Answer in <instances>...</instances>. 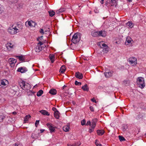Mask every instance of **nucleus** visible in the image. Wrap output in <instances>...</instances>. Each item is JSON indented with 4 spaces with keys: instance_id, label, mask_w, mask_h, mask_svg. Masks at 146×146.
Instances as JSON below:
<instances>
[{
    "instance_id": "obj_37",
    "label": "nucleus",
    "mask_w": 146,
    "mask_h": 146,
    "mask_svg": "<svg viewBox=\"0 0 146 146\" xmlns=\"http://www.w3.org/2000/svg\"><path fill=\"white\" fill-rule=\"evenodd\" d=\"M12 146H22V145L21 144L17 143L13 144Z\"/></svg>"
},
{
    "instance_id": "obj_25",
    "label": "nucleus",
    "mask_w": 146,
    "mask_h": 146,
    "mask_svg": "<svg viewBox=\"0 0 146 146\" xmlns=\"http://www.w3.org/2000/svg\"><path fill=\"white\" fill-rule=\"evenodd\" d=\"M82 89L85 91H88L89 90V88L87 84H85L84 86L82 87Z\"/></svg>"
},
{
    "instance_id": "obj_53",
    "label": "nucleus",
    "mask_w": 146,
    "mask_h": 146,
    "mask_svg": "<svg viewBox=\"0 0 146 146\" xmlns=\"http://www.w3.org/2000/svg\"><path fill=\"white\" fill-rule=\"evenodd\" d=\"M44 131V129H41L40 130V132L41 133L43 132Z\"/></svg>"
},
{
    "instance_id": "obj_49",
    "label": "nucleus",
    "mask_w": 146,
    "mask_h": 146,
    "mask_svg": "<svg viewBox=\"0 0 146 146\" xmlns=\"http://www.w3.org/2000/svg\"><path fill=\"white\" fill-rule=\"evenodd\" d=\"M52 110L54 111H55L56 110L57 111V109L56 108L54 107H53L52 108Z\"/></svg>"
},
{
    "instance_id": "obj_23",
    "label": "nucleus",
    "mask_w": 146,
    "mask_h": 146,
    "mask_svg": "<svg viewBox=\"0 0 146 146\" xmlns=\"http://www.w3.org/2000/svg\"><path fill=\"white\" fill-rule=\"evenodd\" d=\"M66 70L65 66H62L60 68V72L61 73H63Z\"/></svg>"
},
{
    "instance_id": "obj_26",
    "label": "nucleus",
    "mask_w": 146,
    "mask_h": 146,
    "mask_svg": "<svg viewBox=\"0 0 146 146\" xmlns=\"http://www.w3.org/2000/svg\"><path fill=\"white\" fill-rule=\"evenodd\" d=\"M59 113L58 111L57 110L56 111H55L54 114V117L56 119H58L59 117Z\"/></svg>"
},
{
    "instance_id": "obj_17",
    "label": "nucleus",
    "mask_w": 146,
    "mask_h": 146,
    "mask_svg": "<svg viewBox=\"0 0 146 146\" xmlns=\"http://www.w3.org/2000/svg\"><path fill=\"white\" fill-rule=\"evenodd\" d=\"M35 49L36 52H39L42 50V48L40 46L36 45Z\"/></svg>"
},
{
    "instance_id": "obj_35",
    "label": "nucleus",
    "mask_w": 146,
    "mask_h": 146,
    "mask_svg": "<svg viewBox=\"0 0 146 146\" xmlns=\"http://www.w3.org/2000/svg\"><path fill=\"white\" fill-rule=\"evenodd\" d=\"M118 137L119 139L121 141H122L125 140L124 137L122 136L119 135Z\"/></svg>"
},
{
    "instance_id": "obj_36",
    "label": "nucleus",
    "mask_w": 146,
    "mask_h": 146,
    "mask_svg": "<svg viewBox=\"0 0 146 146\" xmlns=\"http://www.w3.org/2000/svg\"><path fill=\"white\" fill-rule=\"evenodd\" d=\"M90 127V128L89 130V132L90 133H91L94 130V128H95V127H94L92 125H91Z\"/></svg>"
},
{
    "instance_id": "obj_64",
    "label": "nucleus",
    "mask_w": 146,
    "mask_h": 146,
    "mask_svg": "<svg viewBox=\"0 0 146 146\" xmlns=\"http://www.w3.org/2000/svg\"><path fill=\"white\" fill-rule=\"evenodd\" d=\"M84 60H87V58H85L84 59Z\"/></svg>"
},
{
    "instance_id": "obj_27",
    "label": "nucleus",
    "mask_w": 146,
    "mask_h": 146,
    "mask_svg": "<svg viewBox=\"0 0 146 146\" xmlns=\"http://www.w3.org/2000/svg\"><path fill=\"white\" fill-rule=\"evenodd\" d=\"M31 117V116L29 115H26L25 117L24 120V122L26 123L27 121L28 120V119L30 118Z\"/></svg>"
},
{
    "instance_id": "obj_4",
    "label": "nucleus",
    "mask_w": 146,
    "mask_h": 146,
    "mask_svg": "<svg viewBox=\"0 0 146 146\" xmlns=\"http://www.w3.org/2000/svg\"><path fill=\"white\" fill-rule=\"evenodd\" d=\"M104 31H93L92 32V35L94 37H97L99 36H101L103 37L106 36V35Z\"/></svg>"
},
{
    "instance_id": "obj_44",
    "label": "nucleus",
    "mask_w": 146,
    "mask_h": 146,
    "mask_svg": "<svg viewBox=\"0 0 146 146\" xmlns=\"http://www.w3.org/2000/svg\"><path fill=\"white\" fill-rule=\"evenodd\" d=\"M39 120H36V122L35 123V126H36V127H37L36 124H37V125H38V124L39 123Z\"/></svg>"
},
{
    "instance_id": "obj_62",
    "label": "nucleus",
    "mask_w": 146,
    "mask_h": 146,
    "mask_svg": "<svg viewBox=\"0 0 146 146\" xmlns=\"http://www.w3.org/2000/svg\"><path fill=\"white\" fill-rule=\"evenodd\" d=\"M48 30H47V31H48V32H49V31H50V29L49 28H48Z\"/></svg>"
},
{
    "instance_id": "obj_55",
    "label": "nucleus",
    "mask_w": 146,
    "mask_h": 146,
    "mask_svg": "<svg viewBox=\"0 0 146 146\" xmlns=\"http://www.w3.org/2000/svg\"><path fill=\"white\" fill-rule=\"evenodd\" d=\"M3 11V10H2V9L0 8V14Z\"/></svg>"
},
{
    "instance_id": "obj_57",
    "label": "nucleus",
    "mask_w": 146,
    "mask_h": 146,
    "mask_svg": "<svg viewBox=\"0 0 146 146\" xmlns=\"http://www.w3.org/2000/svg\"><path fill=\"white\" fill-rule=\"evenodd\" d=\"M68 146H72V145H71L70 144H68Z\"/></svg>"
},
{
    "instance_id": "obj_1",
    "label": "nucleus",
    "mask_w": 146,
    "mask_h": 146,
    "mask_svg": "<svg viewBox=\"0 0 146 146\" xmlns=\"http://www.w3.org/2000/svg\"><path fill=\"white\" fill-rule=\"evenodd\" d=\"M19 84L21 88L23 90L27 91L29 90L31 87L30 85L24 80H21L19 82Z\"/></svg>"
},
{
    "instance_id": "obj_13",
    "label": "nucleus",
    "mask_w": 146,
    "mask_h": 146,
    "mask_svg": "<svg viewBox=\"0 0 146 146\" xmlns=\"http://www.w3.org/2000/svg\"><path fill=\"white\" fill-rule=\"evenodd\" d=\"M75 76L76 78L80 79H82L83 77L82 74L79 72L76 73L75 74Z\"/></svg>"
},
{
    "instance_id": "obj_22",
    "label": "nucleus",
    "mask_w": 146,
    "mask_h": 146,
    "mask_svg": "<svg viewBox=\"0 0 146 146\" xmlns=\"http://www.w3.org/2000/svg\"><path fill=\"white\" fill-rule=\"evenodd\" d=\"M55 57L54 56L53 54H50L49 56V58L50 59V60L51 62L52 63H53L54 62V58Z\"/></svg>"
},
{
    "instance_id": "obj_45",
    "label": "nucleus",
    "mask_w": 146,
    "mask_h": 146,
    "mask_svg": "<svg viewBox=\"0 0 146 146\" xmlns=\"http://www.w3.org/2000/svg\"><path fill=\"white\" fill-rule=\"evenodd\" d=\"M38 45L39 44V45H38V46H41V45L43 44V43L42 42L39 41V42L38 43Z\"/></svg>"
},
{
    "instance_id": "obj_59",
    "label": "nucleus",
    "mask_w": 146,
    "mask_h": 146,
    "mask_svg": "<svg viewBox=\"0 0 146 146\" xmlns=\"http://www.w3.org/2000/svg\"><path fill=\"white\" fill-rule=\"evenodd\" d=\"M103 1H101L100 2V3L102 4H103Z\"/></svg>"
},
{
    "instance_id": "obj_29",
    "label": "nucleus",
    "mask_w": 146,
    "mask_h": 146,
    "mask_svg": "<svg viewBox=\"0 0 146 146\" xmlns=\"http://www.w3.org/2000/svg\"><path fill=\"white\" fill-rule=\"evenodd\" d=\"M43 92L42 90H40L37 92L36 95L38 97L40 96L43 94Z\"/></svg>"
},
{
    "instance_id": "obj_6",
    "label": "nucleus",
    "mask_w": 146,
    "mask_h": 146,
    "mask_svg": "<svg viewBox=\"0 0 146 146\" xmlns=\"http://www.w3.org/2000/svg\"><path fill=\"white\" fill-rule=\"evenodd\" d=\"M100 47L103 48V51L105 53H107L108 51V48L107 45L105 43H103L100 45Z\"/></svg>"
},
{
    "instance_id": "obj_21",
    "label": "nucleus",
    "mask_w": 146,
    "mask_h": 146,
    "mask_svg": "<svg viewBox=\"0 0 146 146\" xmlns=\"http://www.w3.org/2000/svg\"><path fill=\"white\" fill-rule=\"evenodd\" d=\"M97 132L98 135H102L105 133V131L103 130H98L97 131Z\"/></svg>"
},
{
    "instance_id": "obj_33",
    "label": "nucleus",
    "mask_w": 146,
    "mask_h": 146,
    "mask_svg": "<svg viewBox=\"0 0 146 146\" xmlns=\"http://www.w3.org/2000/svg\"><path fill=\"white\" fill-rule=\"evenodd\" d=\"M16 57L18 58L20 61H23L24 60V58L22 56H17Z\"/></svg>"
},
{
    "instance_id": "obj_42",
    "label": "nucleus",
    "mask_w": 146,
    "mask_h": 146,
    "mask_svg": "<svg viewBox=\"0 0 146 146\" xmlns=\"http://www.w3.org/2000/svg\"><path fill=\"white\" fill-rule=\"evenodd\" d=\"M59 11L60 12L62 13L65 10V9L64 8H61L60 9Z\"/></svg>"
},
{
    "instance_id": "obj_34",
    "label": "nucleus",
    "mask_w": 146,
    "mask_h": 146,
    "mask_svg": "<svg viewBox=\"0 0 146 146\" xmlns=\"http://www.w3.org/2000/svg\"><path fill=\"white\" fill-rule=\"evenodd\" d=\"M117 1V0H111L110 3H111V5L112 6H113L115 5Z\"/></svg>"
},
{
    "instance_id": "obj_3",
    "label": "nucleus",
    "mask_w": 146,
    "mask_h": 146,
    "mask_svg": "<svg viewBox=\"0 0 146 146\" xmlns=\"http://www.w3.org/2000/svg\"><path fill=\"white\" fill-rule=\"evenodd\" d=\"M137 84L138 86L141 88H144L145 86L144 79L142 77H139L137 79Z\"/></svg>"
},
{
    "instance_id": "obj_54",
    "label": "nucleus",
    "mask_w": 146,
    "mask_h": 146,
    "mask_svg": "<svg viewBox=\"0 0 146 146\" xmlns=\"http://www.w3.org/2000/svg\"><path fill=\"white\" fill-rule=\"evenodd\" d=\"M97 146H102V145L101 144L99 143L96 145Z\"/></svg>"
},
{
    "instance_id": "obj_30",
    "label": "nucleus",
    "mask_w": 146,
    "mask_h": 146,
    "mask_svg": "<svg viewBox=\"0 0 146 146\" xmlns=\"http://www.w3.org/2000/svg\"><path fill=\"white\" fill-rule=\"evenodd\" d=\"M143 116V114L142 113H139V114L137 116L136 118L137 119H139L142 118Z\"/></svg>"
},
{
    "instance_id": "obj_10",
    "label": "nucleus",
    "mask_w": 146,
    "mask_h": 146,
    "mask_svg": "<svg viewBox=\"0 0 146 146\" xmlns=\"http://www.w3.org/2000/svg\"><path fill=\"white\" fill-rule=\"evenodd\" d=\"M8 84V81L5 79H3L1 80L0 83V87H3Z\"/></svg>"
},
{
    "instance_id": "obj_47",
    "label": "nucleus",
    "mask_w": 146,
    "mask_h": 146,
    "mask_svg": "<svg viewBox=\"0 0 146 146\" xmlns=\"http://www.w3.org/2000/svg\"><path fill=\"white\" fill-rule=\"evenodd\" d=\"M91 101L93 102H94L95 103H96V100H95L94 98H92L91 99Z\"/></svg>"
},
{
    "instance_id": "obj_39",
    "label": "nucleus",
    "mask_w": 146,
    "mask_h": 146,
    "mask_svg": "<svg viewBox=\"0 0 146 146\" xmlns=\"http://www.w3.org/2000/svg\"><path fill=\"white\" fill-rule=\"evenodd\" d=\"M91 122L90 121H88L86 123V125H89L91 126Z\"/></svg>"
},
{
    "instance_id": "obj_16",
    "label": "nucleus",
    "mask_w": 146,
    "mask_h": 146,
    "mask_svg": "<svg viewBox=\"0 0 146 146\" xmlns=\"http://www.w3.org/2000/svg\"><path fill=\"white\" fill-rule=\"evenodd\" d=\"M97 119L96 118L93 119L91 121V125L92 126L94 127H95L96 122L97 121Z\"/></svg>"
},
{
    "instance_id": "obj_38",
    "label": "nucleus",
    "mask_w": 146,
    "mask_h": 146,
    "mask_svg": "<svg viewBox=\"0 0 146 146\" xmlns=\"http://www.w3.org/2000/svg\"><path fill=\"white\" fill-rule=\"evenodd\" d=\"M86 121L85 119H83L81 121V125H82L86 124Z\"/></svg>"
},
{
    "instance_id": "obj_48",
    "label": "nucleus",
    "mask_w": 146,
    "mask_h": 146,
    "mask_svg": "<svg viewBox=\"0 0 146 146\" xmlns=\"http://www.w3.org/2000/svg\"><path fill=\"white\" fill-rule=\"evenodd\" d=\"M60 13H61L60 12L59 10H58L56 11V13H57V14H58Z\"/></svg>"
},
{
    "instance_id": "obj_32",
    "label": "nucleus",
    "mask_w": 146,
    "mask_h": 146,
    "mask_svg": "<svg viewBox=\"0 0 146 146\" xmlns=\"http://www.w3.org/2000/svg\"><path fill=\"white\" fill-rule=\"evenodd\" d=\"M5 117V116L3 115H0V122H2Z\"/></svg>"
},
{
    "instance_id": "obj_5",
    "label": "nucleus",
    "mask_w": 146,
    "mask_h": 146,
    "mask_svg": "<svg viewBox=\"0 0 146 146\" xmlns=\"http://www.w3.org/2000/svg\"><path fill=\"white\" fill-rule=\"evenodd\" d=\"M18 26H16L13 27H11L8 29V32L11 34H16L19 31V30L18 29Z\"/></svg>"
},
{
    "instance_id": "obj_18",
    "label": "nucleus",
    "mask_w": 146,
    "mask_h": 146,
    "mask_svg": "<svg viewBox=\"0 0 146 146\" xmlns=\"http://www.w3.org/2000/svg\"><path fill=\"white\" fill-rule=\"evenodd\" d=\"M13 45L10 43H8L6 44V46L7 49L9 50H11V49L13 47Z\"/></svg>"
},
{
    "instance_id": "obj_12",
    "label": "nucleus",
    "mask_w": 146,
    "mask_h": 146,
    "mask_svg": "<svg viewBox=\"0 0 146 146\" xmlns=\"http://www.w3.org/2000/svg\"><path fill=\"white\" fill-rule=\"evenodd\" d=\"M25 25L27 27L34 26L35 23L33 21H28L25 23Z\"/></svg>"
},
{
    "instance_id": "obj_8",
    "label": "nucleus",
    "mask_w": 146,
    "mask_h": 146,
    "mask_svg": "<svg viewBox=\"0 0 146 146\" xmlns=\"http://www.w3.org/2000/svg\"><path fill=\"white\" fill-rule=\"evenodd\" d=\"M46 125L49 128L51 133L54 132L55 127H54L53 125L52 124L50 123H47L46 124Z\"/></svg>"
},
{
    "instance_id": "obj_61",
    "label": "nucleus",
    "mask_w": 146,
    "mask_h": 146,
    "mask_svg": "<svg viewBox=\"0 0 146 146\" xmlns=\"http://www.w3.org/2000/svg\"><path fill=\"white\" fill-rule=\"evenodd\" d=\"M66 86L64 85L63 87V89H64V88H65V87H66Z\"/></svg>"
},
{
    "instance_id": "obj_24",
    "label": "nucleus",
    "mask_w": 146,
    "mask_h": 146,
    "mask_svg": "<svg viewBox=\"0 0 146 146\" xmlns=\"http://www.w3.org/2000/svg\"><path fill=\"white\" fill-rule=\"evenodd\" d=\"M70 127L68 125H66L64 126L63 127V130L66 132H67L69 131Z\"/></svg>"
},
{
    "instance_id": "obj_56",
    "label": "nucleus",
    "mask_w": 146,
    "mask_h": 146,
    "mask_svg": "<svg viewBox=\"0 0 146 146\" xmlns=\"http://www.w3.org/2000/svg\"><path fill=\"white\" fill-rule=\"evenodd\" d=\"M13 114H14V115H16V114H17V113L16 112H15V111H14L12 113Z\"/></svg>"
},
{
    "instance_id": "obj_60",
    "label": "nucleus",
    "mask_w": 146,
    "mask_h": 146,
    "mask_svg": "<svg viewBox=\"0 0 146 146\" xmlns=\"http://www.w3.org/2000/svg\"><path fill=\"white\" fill-rule=\"evenodd\" d=\"M128 1L129 2H131L132 1V0H128Z\"/></svg>"
},
{
    "instance_id": "obj_11",
    "label": "nucleus",
    "mask_w": 146,
    "mask_h": 146,
    "mask_svg": "<svg viewBox=\"0 0 146 146\" xmlns=\"http://www.w3.org/2000/svg\"><path fill=\"white\" fill-rule=\"evenodd\" d=\"M27 71V69L25 67L19 68L17 71L19 72H21V73H24Z\"/></svg>"
},
{
    "instance_id": "obj_52",
    "label": "nucleus",
    "mask_w": 146,
    "mask_h": 146,
    "mask_svg": "<svg viewBox=\"0 0 146 146\" xmlns=\"http://www.w3.org/2000/svg\"><path fill=\"white\" fill-rule=\"evenodd\" d=\"M80 144H78V145L76 144H75L74 145H72V146H78V145H80Z\"/></svg>"
},
{
    "instance_id": "obj_7",
    "label": "nucleus",
    "mask_w": 146,
    "mask_h": 146,
    "mask_svg": "<svg viewBox=\"0 0 146 146\" xmlns=\"http://www.w3.org/2000/svg\"><path fill=\"white\" fill-rule=\"evenodd\" d=\"M8 61L11 67H12L14 66L15 63L16 62V60L13 58H10L8 60Z\"/></svg>"
},
{
    "instance_id": "obj_20",
    "label": "nucleus",
    "mask_w": 146,
    "mask_h": 146,
    "mask_svg": "<svg viewBox=\"0 0 146 146\" xmlns=\"http://www.w3.org/2000/svg\"><path fill=\"white\" fill-rule=\"evenodd\" d=\"M56 89L52 88L50 90L49 93L52 95H54L56 94Z\"/></svg>"
},
{
    "instance_id": "obj_46",
    "label": "nucleus",
    "mask_w": 146,
    "mask_h": 146,
    "mask_svg": "<svg viewBox=\"0 0 146 146\" xmlns=\"http://www.w3.org/2000/svg\"><path fill=\"white\" fill-rule=\"evenodd\" d=\"M12 3H15L16 2V0H9Z\"/></svg>"
},
{
    "instance_id": "obj_14",
    "label": "nucleus",
    "mask_w": 146,
    "mask_h": 146,
    "mask_svg": "<svg viewBox=\"0 0 146 146\" xmlns=\"http://www.w3.org/2000/svg\"><path fill=\"white\" fill-rule=\"evenodd\" d=\"M132 41V39L129 37H127L126 39L125 44L126 45H127L131 43Z\"/></svg>"
},
{
    "instance_id": "obj_15",
    "label": "nucleus",
    "mask_w": 146,
    "mask_h": 146,
    "mask_svg": "<svg viewBox=\"0 0 146 146\" xmlns=\"http://www.w3.org/2000/svg\"><path fill=\"white\" fill-rule=\"evenodd\" d=\"M104 75L106 78H109L112 75V72L110 71L104 73Z\"/></svg>"
},
{
    "instance_id": "obj_58",
    "label": "nucleus",
    "mask_w": 146,
    "mask_h": 146,
    "mask_svg": "<svg viewBox=\"0 0 146 146\" xmlns=\"http://www.w3.org/2000/svg\"><path fill=\"white\" fill-rule=\"evenodd\" d=\"M94 11H95V13H98V10H94Z\"/></svg>"
},
{
    "instance_id": "obj_31",
    "label": "nucleus",
    "mask_w": 146,
    "mask_h": 146,
    "mask_svg": "<svg viewBox=\"0 0 146 146\" xmlns=\"http://www.w3.org/2000/svg\"><path fill=\"white\" fill-rule=\"evenodd\" d=\"M50 16L51 17H53L55 14V12L53 11H48Z\"/></svg>"
},
{
    "instance_id": "obj_19",
    "label": "nucleus",
    "mask_w": 146,
    "mask_h": 146,
    "mask_svg": "<svg viewBox=\"0 0 146 146\" xmlns=\"http://www.w3.org/2000/svg\"><path fill=\"white\" fill-rule=\"evenodd\" d=\"M42 114L44 115H46L47 116L49 115L50 114L48 111L45 110H42L39 111Z\"/></svg>"
},
{
    "instance_id": "obj_50",
    "label": "nucleus",
    "mask_w": 146,
    "mask_h": 146,
    "mask_svg": "<svg viewBox=\"0 0 146 146\" xmlns=\"http://www.w3.org/2000/svg\"><path fill=\"white\" fill-rule=\"evenodd\" d=\"M42 37H43V36H42L40 37H39V38H37L38 40H39V39H40V40H41V39L42 38Z\"/></svg>"
},
{
    "instance_id": "obj_63",
    "label": "nucleus",
    "mask_w": 146,
    "mask_h": 146,
    "mask_svg": "<svg viewBox=\"0 0 146 146\" xmlns=\"http://www.w3.org/2000/svg\"><path fill=\"white\" fill-rule=\"evenodd\" d=\"M36 86H37V84H36L34 87H36Z\"/></svg>"
},
{
    "instance_id": "obj_28",
    "label": "nucleus",
    "mask_w": 146,
    "mask_h": 146,
    "mask_svg": "<svg viewBox=\"0 0 146 146\" xmlns=\"http://www.w3.org/2000/svg\"><path fill=\"white\" fill-rule=\"evenodd\" d=\"M127 26H129L130 28H132L133 26V23L131 22H128L126 23Z\"/></svg>"
},
{
    "instance_id": "obj_41",
    "label": "nucleus",
    "mask_w": 146,
    "mask_h": 146,
    "mask_svg": "<svg viewBox=\"0 0 146 146\" xmlns=\"http://www.w3.org/2000/svg\"><path fill=\"white\" fill-rule=\"evenodd\" d=\"M90 110L92 111H94V108L92 106L90 107Z\"/></svg>"
},
{
    "instance_id": "obj_51",
    "label": "nucleus",
    "mask_w": 146,
    "mask_h": 146,
    "mask_svg": "<svg viewBox=\"0 0 146 146\" xmlns=\"http://www.w3.org/2000/svg\"><path fill=\"white\" fill-rule=\"evenodd\" d=\"M95 143L96 145H97L98 143H99L98 141L97 140H96V141L95 142Z\"/></svg>"
},
{
    "instance_id": "obj_43",
    "label": "nucleus",
    "mask_w": 146,
    "mask_h": 146,
    "mask_svg": "<svg viewBox=\"0 0 146 146\" xmlns=\"http://www.w3.org/2000/svg\"><path fill=\"white\" fill-rule=\"evenodd\" d=\"M40 33H41L42 35H43L44 34V32L43 31V30L42 29H40Z\"/></svg>"
},
{
    "instance_id": "obj_2",
    "label": "nucleus",
    "mask_w": 146,
    "mask_h": 146,
    "mask_svg": "<svg viewBox=\"0 0 146 146\" xmlns=\"http://www.w3.org/2000/svg\"><path fill=\"white\" fill-rule=\"evenodd\" d=\"M80 33H75L73 36L72 41L74 44H76L80 41Z\"/></svg>"
},
{
    "instance_id": "obj_9",
    "label": "nucleus",
    "mask_w": 146,
    "mask_h": 146,
    "mask_svg": "<svg viewBox=\"0 0 146 146\" xmlns=\"http://www.w3.org/2000/svg\"><path fill=\"white\" fill-rule=\"evenodd\" d=\"M129 61L131 64L135 65L137 64V59L135 57H131L129 58Z\"/></svg>"
},
{
    "instance_id": "obj_40",
    "label": "nucleus",
    "mask_w": 146,
    "mask_h": 146,
    "mask_svg": "<svg viewBox=\"0 0 146 146\" xmlns=\"http://www.w3.org/2000/svg\"><path fill=\"white\" fill-rule=\"evenodd\" d=\"M75 84L77 85H80L81 84V83L80 82H79L77 81H76L75 82Z\"/></svg>"
}]
</instances>
